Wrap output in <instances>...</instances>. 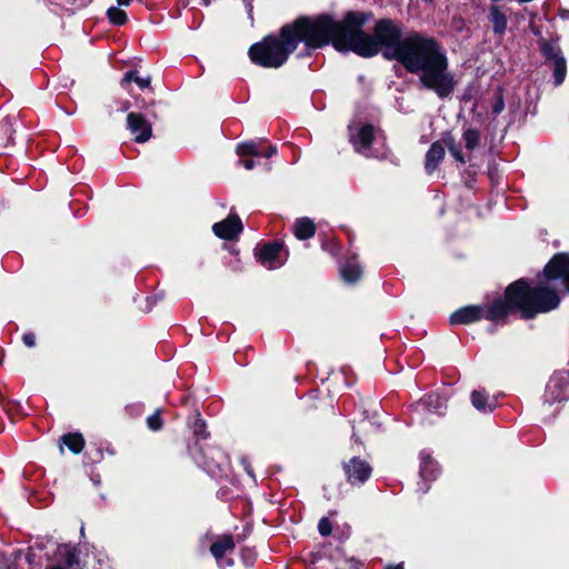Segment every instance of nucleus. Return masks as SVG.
<instances>
[{
  "instance_id": "obj_1",
  "label": "nucleus",
  "mask_w": 569,
  "mask_h": 569,
  "mask_svg": "<svg viewBox=\"0 0 569 569\" xmlns=\"http://www.w3.org/2000/svg\"><path fill=\"white\" fill-rule=\"evenodd\" d=\"M393 54L409 72L419 76L423 87L439 97H447L453 91L455 80L448 72L447 57L432 38L410 34L401 40Z\"/></svg>"
},
{
  "instance_id": "obj_2",
  "label": "nucleus",
  "mask_w": 569,
  "mask_h": 569,
  "mask_svg": "<svg viewBox=\"0 0 569 569\" xmlns=\"http://www.w3.org/2000/svg\"><path fill=\"white\" fill-rule=\"evenodd\" d=\"M368 19L369 14L363 12H349L341 21L326 16L312 21L305 19L306 44L319 48L331 42L339 51L352 50L362 57H372L378 53V44L362 32Z\"/></svg>"
},
{
  "instance_id": "obj_3",
  "label": "nucleus",
  "mask_w": 569,
  "mask_h": 569,
  "mask_svg": "<svg viewBox=\"0 0 569 569\" xmlns=\"http://www.w3.org/2000/svg\"><path fill=\"white\" fill-rule=\"evenodd\" d=\"M569 292V254H556L543 269V279L536 288H530L525 281L519 280L507 288L510 302L521 309L525 318H531L540 312L556 309L560 303V297L556 291L557 286Z\"/></svg>"
},
{
  "instance_id": "obj_4",
  "label": "nucleus",
  "mask_w": 569,
  "mask_h": 569,
  "mask_svg": "<svg viewBox=\"0 0 569 569\" xmlns=\"http://www.w3.org/2000/svg\"><path fill=\"white\" fill-rule=\"evenodd\" d=\"M307 31L305 19L297 20L293 24L284 26L279 37L269 36L249 49L251 61L263 68H279L292 53L298 43L306 42Z\"/></svg>"
},
{
  "instance_id": "obj_5",
  "label": "nucleus",
  "mask_w": 569,
  "mask_h": 569,
  "mask_svg": "<svg viewBox=\"0 0 569 569\" xmlns=\"http://www.w3.org/2000/svg\"><path fill=\"white\" fill-rule=\"evenodd\" d=\"M378 44V51L383 48V54L388 59H396L393 51L400 48V30L389 20L379 21L371 37Z\"/></svg>"
},
{
  "instance_id": "obj_6",
  "label": "nucleus",
  "mask_w": 569,
  "mask_h": 569,
  "mask_svg": "<svg viewBox=\"0 0 569 569\" xmlns=\"http://www.w3.org/2000/svg\"><path fill=\"white\" fill-rule=\"evenodd\" d=\"M540 51L546 59V63L553 70V82L560 86L567 73V61L557 42L542 39L539 42Z\"/></svg>"
},
{
  "instance_id": "obj_7",
  "label": "nucleus",
  "mask_w": 569,
  "mask_h": 569,
  "mask_svg": "<svg viewBox=\"0 0 569 569\" xmlns=\"http://www.w3.org/2000/svg\"><path fill=\"white\" fill-rule=\"evenodd\" d=\"M348 481L352 485L363 483L371 475V467L369 463L359 458H351L343 466Z\"/></svg>"
},
{
  "instance_id": "obj_8",
  "label": "nucleus",
  "mask_w": 569,
  "mask_h": 569,
  "mask_svg": "<svg viewBox=\"0 0 569 569\" xmlns=\"http://www.w3.org/2000/svg\"><path fill=\"white\" fill-rule=\"evenodd\" d=\"M127 124L137 142H146L151 137V124L141 114L134 112L129 113Z\"/></svg>"
},
{
  "instance_id": "obj_9",
  "label": "nucleus",
  "mask_w": 569,
  "mask_h": 569,
  "mask_svg": "<svg viewBox=\"0 0 569 569\" xmlns=\"http://www.w3.org/2000/svg\"><path fill=\"white\" fill-rule=\"evenodd\" d=\"M212 230L221 239H232L242 230V223L239 217L229 216L227 219L214 223Z\"/></svg>"
},
{
  "instance_id": "obj_10",
  "label": "nucleus",
  "mask_w": 569,
  "mask_h": 569,
  "mask_svg": "<svg viewBox=\"0 0 569 569\" xmlns=\"http://www.w3.org/2000/svg\"><path fill=\"white\" fill-rule=\"evenodd\" d=\"M483 317V309L478 306H468L453 312L450 317L452 325H469Z\"/></svg>"
},
{
  "instance_id": "obj_11",
  "label": "nucleus",
  "mask_w": 569,
  "mask_h": 569,
  "mask_svg": "<svg viewBox=\"0 0 569 569\" xmlns=\"http://www.w3.org/2000/svg\"><path fill=\"white\" fill-rule=\"evenodd\" d=\"M282 247L278 243L266 244L259 252L260 262L268 269H273L283 263L280 259Z\"/></svg>"
},
{
  "instance_id": "obj_12",
  "label": "nucleus",
  "mask_w": 569,
  "mask_h": 569,
  "mask_svg": "<svg viewBox=\"0 0 569 569\" xmlns=\"http://www.w3.org/2000/svg\"><path fill=\"white\" fill-rule=\"evenodd\" d=\"M373 134L372 126L365 124L359 127L357 132L351 134V142L353 143L356 150L359 152H366L370 147Z\"/></svg>"
},
{
  "instance_id": "obj_13",
  "label": "nucleus",
  "mask_w": 569,
  "mask_h": 569,
  "mask_svg": "<svg viewBox=\"0 0 569 569\" xmlns=\"http://www.w3.org/2000/svg\"><path fill=\"white\" fill-rule=\"evenodd\" d=\"M567 387V376H553L547 385V395L552 401L561 400L566 396Z\"/></svg>"
},
{
  "instance_id": "obj_14",
  "label": "nucleus",
  "mask_w": 569,
  "mask_h": 569,
  "mask_svg": "<svg viewBox=\"0 0 569 569\" xmlns=\"http://www.w3.org/2000/svg\"><path fill=\"white\" fill-rule=\"evenodd\" d=\"M506 299H507V302H503L501 300L493 302L492 306L490 308H488L486 312H483V317H486L487 319H490L492 321H498V320L502 319L508 313V310L511 307L517 308L521 311V309L518 306H516L515 303L509 301L507 295H506Z\"/></svg>"
},
{
  "instance_id": "obj_15",
  "label": "nucleus",
  "mask_w": 569,
  "mask_h": 569,
  "mask_svg": "<svg viewBox=\"0 0 569 569\" xmlns=\"http://www.w3.org/2000/svg\"><path fill=\"white\" fill-rule=\"evenodd\" d=\"M445 157V147L441 142H435L426 156V170L431 173L436 170Z\"/></svg>"
},
{
  "instance_id": "obj_16",
  "label": "nucleus",
  "mask_w": 569,
  "mask_h": 569,
  "mask_svg": "<svg viewBox=\"0 0 569 569\" xmlns=\"http://www.w3.org/2000/svg\"><path fill=\"white\" fill-rule=\"evenodd\" d=\"M234 548V541L231 536L219 537L211 546L210 551L216 559L221 558L228 551Z\"/></svg>"
},
{
  "instance_id": "obj_17",
  "label": "nucleus",
  "mask_w": 569,
  "mask_h": 569,
  "mask_svg": "<svg viewBox=\"0 0 569 569\" xmlns=\"http://www.w3.org/2000/svg\"><path fill=\"white\" fill-rule=\"evenodd\" d=\"M315 230V223L309 218H300L295 223V236L300 240L311 238Z\"/></svg>"
},
{
  "instance_id": "obj_18",
  "label": "nucleus",
  "mask_w": 569,
  "mask_h": 569,
  "mask_svg": "<svg viewBox=\"0 0 569 569\" xmlns=\"http://www.w3.org/2000/svg\"><path fill=\"white\" fill-rule=\"evenodd\" d=\"M341 276H342L345 281H347V282H355L361 276L360 266L356 261H348L341 268Z\"/></svg>"
},
{
  "instance_id": "obj_19",
  "label": "nucleus",
  "mask_w": 569,
  "mask_h": 569,
  "mask_svg": "<svg viewBox=\"0 0 569 569\" xmlns=\"http://www.w3.org/2000/svg\"><path fill=\"white\" fill-rule=\"evenodd\" d=\"M62 442L74 453H79L84 446V439L80 433L66 435Z\"/></svg>"
},
{
  "instance_id": "obj_20",
  "label": "nucleus",
  "mask_w": 569,
  "mask_h": 569,
  "mask_svg": "<svg viewBox=\"0 0 569 569\" xmlns=\"http://www.w3.org/2000/svg\"><path fill=\"white\" fill-rule=\"evenodd\" d=\"M491 21L496 32H503L507 27V19L497 8H492L490 12Z\"/></svg>"
},
{
  "instance_id": "obj_21",
  "label": "nucleus",
  "mask_w": 569,
  "mask_h": 569,
  "mask_svg": "<svg viewBox=\"0 0 569 569\" xmlns=\"http://www.w3.org/2000/svg\"><path fill=\"white\" fill-rule=\"evenodd\" d=\"M237 153L241 157H246V156L260 157V156H262V152L259 150L258 146L252 141L239 144L237 147Z\"/></svg>"
},
{
  "instance_id": "obj_22",
  "label": "nucleus",
  "mask_w": 569,
  "mask_h": 569,
  "mask_svg": "<svg viewBox=\"0 0 569 569\" xmlns=\"http://www.w3.org/2000/svg\"><path fill=\"white\" fill-rule=\"evenodd\" d=\"M471 402L478 410L492 409V406L488 402V397L480 391H473L471 395Z\"/></svg>"
},
{
  "instance_id": "obj_23",
  "label": "nucleus",
  "mask_w": 569,
  "mask_h": 569,
  "mask_svg": "<svg viewBox=\"0 0 569 569\" xmlns=\"http://www.w3.org/2000/svg\"><path fill=\"white\" fill-rule=\"evenodd\" d=\"M443 144H446V147L449 149V152L457 161H459L460 163L466 162V158L462 156L460 149L458 148V146H456L451 137H446L443 139Z\"/></svg>"
},
{
  "instance_id": "obj_24",
  "label": "nucleus",
  "mask_w": 569,
  "mask_h": 569,
  "mask_svg": "<svg viewBox=\"0 0 569 569\" xmlns=\"http://www.w3.org/2000/svg\"><path fill=\"white\" fill-rule=\"evenodd\" d=\"M107 14L110 21L114 24L121 26L124 24L127 21L126 12L119 8H110Z\"/></svg>"
},
{
  "instance_id": "obj_25",
  "label": "nucleus",
  "mask_w": 569,
  "mask_h": 569,
  "mask_svg": "<svg viewBox=\"0 0 569 569\" xmlns=\"http://www.w3.org/2000/svg\"><path fill=\"white\" fill-rule=\"evenodd\" d=\"M479 132L477 130L469 129L463 133L465 147L468 150L475 149L479 142Z\"/></svg>"
},
{
  "instance_id": "obj_26",
  "label": "nucleus",
  "mask_w": 569,
  "mask_h": 569,
  "mask_svg": "<svg viewBox=\"0 0 569 569\" xmlns=\"http://www.w3.org/2000/svg\"><path fill=\"white\" fill-rule=\"evenodd\" d=\"M318 530L322 536H329L331 533L332 526L328 518H321L319 520Z\"/></svg>"
},
{
  "instance_id": "obj_27",
  "label": "nucleus",
  "mask_w": 569,
  "mask_h": 569,
  "mask_svg": "<svg viewBox=\"0 0 569 569\" xmlns=\"http://www.w3.org/2000/svg\"><path fill=\"white\" fill-rule=\"evenodd\" d=\"M148 426L151 430L157 431L161 428L162 422L158 412L150 416L147 420Z\"/></svg>"
},
{
  "instance_id": "obj_28",
  "label": "nucleus",
  "mask_w": 569,
  "mask_h": 569,
  "mask_svg": "<svg viewBox=\"0 0 569 569\" xmlns=\"http://www.w3.org/2000/svg\"><path fill=\"white\" fill-rule=\"evenodd\" d=\"M126 80H133L140 88H146L150 84L149 78H141L134 73L127 74Z\"/></svg>"
},
{
  "instance_id": "obj_29",
  "label": "nucleus",
  "mask_w": 569,
  "mask_h": 569,
  "mask_svg": "<svg viewBox=\"0 0 569 569\" xmlns=\"http://www.w3.org/2000/svg\"><path fill=\"white\" fill-rule=\"evenodd\" d=\"M505 103L501 97H497L492 106V112L499 114L503 110Z\"/></svg>"
},
{
  "instance_id": "obj_30",
  "label": "nucleus",
  "mask_w": 569,
  "mask_h": 569,
  "mask_svg": "<svg viewBox=\"0 0 569 569\" xmlns=\"http://www.w3.org/2000/svg\"><path fill=\"white\" fill-rule=\"evenodd\" d=\"M22 340L24 345L29 348H32L36 345V336L31 332L24 333Z\"/></svg>"
},
{
  "instance_id": "obj_31",
  "label": "nucleus",
  "mask_w": 569,
  "mask_h": 569,
  "mask_svg": "<svg viewBox=\"0 0 569 569\" xmlns=\"http://www.w3.org/2000/svg\"><path fill=\"white\" fill-rule=\"evenodd\" d=\"M277 149L276 147L273 146H270L266 152H262V156L266 157V158H270L271 156H273L276 153Z\"/></svg>"
},
{
  "instance_id": "obj_32",
  "label": "nucleus",
  "mask_w": 569,
  "mask_h": 569,
  "mask_svg": "<svg viewBox=\"0 0 569 569\" xmlns=\"http://www.w3.org/2000/svg\"><path fill=\"white\" fill-rule=\"evenodd\" d=\"M247 170H251L254 167L253 160H243L240 162Z\"/></svg>"
},
{
  "instance_id": "obj_33",
  "label": "nucleus",
  "mask_w": 569,
  "mask_h": 569,
  "mask_svg": "<svg viewBox=\"0 0 569 569\" xmlns=\"http://www.w3.org/2000/svg\"><path fill=\"white\" fill-rule=\"evenodd\" d=\"M437 402H439V405L436 408V412L441 413V409H442V407H445V402L440 398H437Z\"/></svg>"
},
{
  "instance_id": "obj_34",
  "label": "nucleus",
  "mask_w": 569,
  "mask_h": 569,
  "mask_svg": "<svg viewBox=\"0 0 569 569\" xmlns=\"http://www.w3.org/2000/svg\"><path fill=\"white\" fill-rule=\"evenodd\" d=\"M119 6H129L131 0H117Z\"/></svg>"
},
{
  "instance_id": "obj_35",
  "label": "nucleus",
  "mask_w": 569,
  "mask_h": 569,
  "mask_svg": "<svg viewBox=\"0 0 569 569\" xmlns=\"http://www.w3.org/2000/svg\"><path fill=\"white\" fill-rule=\"evenodd\" d=\"M386 569H403V568H402V566L398 565V566H389Z\"/></svg>"
},
{
  "instance_id": "obj_36",
  "label": "nucleus",
  "mask_w": 569,
  "mask_h": 569,
  "mask_svg": "<svg viewBox=\"0 0 569 569\" xmlns=\"http://www.w3.org/2000/svg\"><path fill=\"white\" fill-rule=\"evenodd\" d=\"M50 569H62V568H61V567H59V566H53V567H51Z\"/></svg>"
}]
</instances>
